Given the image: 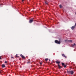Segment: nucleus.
<instances>
[{
	"label": "nucleus",
	"instance_id": "f257e3e1",
	"mask_svg": "<svg viewBox=\"0 0 76 76\" xmlns=\"http://www.w3.org/2000/svg\"><path fill=\"white\" fill-rule=\"evenodd\" d=\"M67 72L69 74L71 75H73V73H74V72L73 71H68Z\"/></svg>",
	"mask_w": 76,
	"mask_h": 76
},
{
	"label": "nucleus",
	"instance_id": "f03ea898",
	"mask_svg": "<svg viewBox=\"0 0 76 76\" xmlns=\"http://www.w3.org/2000/svg\"><path fill=\"white\" fill-rule=\"evenodd\" d=\"M55 43L56 44H60L61 42H60V41H58L57 40H56L55 41Z\"/></svg>",
	"mask_w": 76,
	"mask_h": 76
},
{
	"label": "nucleus",
	"instance_id": "7ed1b4c3",
	"mask_svg": "<svg viewBox=\"0 0 76 76\" xmlns=\"http://www.w3.org/2000/svg\"><path fill=\"white\" fill-rule=\"evenodd\" d=\"M34 21V20L32 19H31V20H29V22L30 23H31Z\"/></svg>",
	"mask_w": 76,
	"mask_h": 76
},
{
	"label": "nucleus",
	"instance_id": "20e7f679",
	"mask_svg": "<svg viewBox=\"0 0 76 76\" xmlns=\"http://www.w3.org/2000/svg\"><path fill=\"white\" fill-rule=\"evenodd\" d=\"M75 46L76 47V45L75 43H74L73 45H71V47H74Z\"/></svg>",
	"mask_w": 76,
	"mask_h": 76
},
{
	"label": "nucleus",
	"instance_id": "39448f33",
	"mask_svg": "<svg viewBox=\"0 0 76 76\" xmlns=\"http://www.w3.org/2000/svg\"><path fill=\"white\" fill-rule=\"evenodd\" d=\"M75 28V26H72V27H71V28L72 30H73L74 28Z\"/></svg>",
	"mask_w": 76,
	"mask_h": 76
},
{
	"label": "nucleus",
	"instance_id": "423d86ee",
	"mask_svg": "<svg viewBox=\"0 0 76 76\" xmlns=\"http://www.w3.org/2000/svg\"><path fill=\"white\" fill-rule=\"evenodd\" d=\"M20 56L21 57L23 58H25V56H23V55L21 54V55H20Z\"/></svg>",
	"mask_w": 76,
	"mask_h": 76
},
{
	"label": "nucleus",
	"instance_id": "0eeeda50",
	"mask_svg": "<svg viewBox=\"0 0 76 76\" xmlns=\"http://www.w3.org/2000/svg\"><path fill=\"white\" fill-rule=\"evenodd\" d=\"M62 56H63V57H64L65 58H67V57L65 55H64V54H62Z\"/></svg>",
	"mask_w": 76,
	"mask_h": 76
},
{
	"label": "nucleus",
	"instance_id": "6e6552de",
	"mask_svg": "<svg viewBox=\"0 0 76 76\" xmlns=\"http://www.w3.org/2000/svg\"><path fill=\"white\" fill-rule=\"evenodd\" d=\"M58 68H59V69H61V67L60 66V64H58Z\"/></svg>",
	"mask_w": 76,
	"mask_h": 76
},
{
	"label": "nucleus",
	"instance_id": "1a4fd4ad",
	"mask_svg": "<svg viewBox=\"0 0 76 76\" xmlns=\"http://www.w3.org/2000/svg\"><path fill=\"white\" fill-rule=\"evenodd\" d=\"M65 41L66 42H69V40L67 39L65 40Z\"/></svg>",
	"mask_w": 76,
	"mask_h": 76
},
{
	"label": "nucleus",
	"instance_id": "9d476101",
	"mask_svg": "<svg viewBox=\"0 0 76 76\" xmlns=\"http://www.w3.org/2000/svg\"><path fill=\"white\" fill-rule=\"evenodd\" d=\"M2 66V67L3 68H4L5 67H6V66H5V65H4V64H3Z\"/></svg>",
	"mask_w": 76,
	"mask_h": 76
},
{
	"label": "nucleus",
	"instance_id": "9b49d317",
	"mask_svg": "<svg viewBox=\"0 0 76 76\" xmlns=\"http://www.w3.org/2000/svg\"><path fill=\"white\" fill-rule=\"evenodd\" d=\"M56 63H57V64H60V62L58 61H56Z\"/></svg>",
	"mask_w": 76,
	"mask_h": 76
},
{
	"label": "nucleus",
	"instance_id": "f8f14e48",
	"mask_svg": "<svg viewBox=\"0 0 76 76\" xmlns=\"http://www.w3.org/2000/svg\"><path fill=\"white\" fill-rule=\"evenodd\" d=\"M48 58H45V61H48Z\"/></svg>",
	"mask_w": 76,
	"mask_h": 76
},
{
	"label": "nucleus",
	"instance_id": "ddd939ff",
	"mask_svg": "<svg viewBox=\"0 0 76 76\" xmlns=\"http://www.w3.org/2000/svg\"><path fill=\"white\" fill-rule=\"evenodd\" d=\"M59 7L60 8H61V7H62V6H61V5H59Z\"/></svg>",
	"mask_w": 76,
	"mask_h": 76
},
{
	"label": "nucleus",
	"instance_id": "4468645a",
	"mask_svg": "<svg viewBox=\"0 0 76 76\" xmlns=\"http://www.w3.org/2000/svg\"><path fill=\"white\" fill-rule=\"evenodd\" d=\"M61 64L62 66H64V63H62Z\"/></svg>",
	"mask_w": 76,
	"mask_h": 76
},
{
	"label": "nucleus",
	"instance_id": "2eb2a0df",
	"mask_svg": "<svg viewBox=\"0 0 76 76\" xmlns=\"http://www.w3.org/2000/svg\"><path fill=\"white\" fill-rule=\"evenodd\" d=\"M72 40H69V42H72Z\"/></svg>",
	"mask_w": 76,
	"mask_h": 76
},
{
	"label": "nucleus",
	"instance_id": "dca6fc26",
	"mask_svg": "<svg viewBox=\"0 0 76 76\" xmlns=\"http://www.w3.org/2000/svg\"><path fill=\"white\" fill-rule=\"evenodd\" d=\"M45 3L46 4H48V2H45Z\"/></svg>",
	"mask_w": 76,
	"mask_h": 76
},
{
	"label": "nucleus",
	"instance_id": "f3484780",
	"mask_svg": "<svg viewBox=\"0 0 76 76\" xmlns=\"http://www.w3.org/2000/svg\"><path fill=\"white\" fill-rule=\"evenodd\" d=\"M64 67L65 68V67H66V66H66V65H64Z\"/></svg>",
	"mask_w": 76,
	"mask_h": 76
},
{
	"label": "nucleus",
	"instance_id": "a211bd4d",
	"mask_svg": "<svg viewBox=\"0 0 76 76\" xmlns=\"http://www.w3.org/2000/svg\"><path fill=\"white\" fill-rule=\"evenodd\" d=\"M5 63H6V64L7 63V61H5Z\"/></svg>",
	"mask_w": 76,
	"mask_h": 76
},
{
	"label": "nucleus",
	"instance_id": "6ab92c4d",
	"mask_svg": "<svg viewBox=\"0 0 76 76\" xmlns=\"http://www.w3.org/2000/svg\"><path fill=\"white\" fill-rule=\"evenodd\" d=\"M16 57H18V54L16 55Z\"/></svg>",
	"mask_w": 76,
	"mask_h": 76
},
{
	"label": "nucleus",
	"instance_id": "aec40b11",
	"mask_svg": "<svg viewBox=\"0 0 76 76\" xmlns=\"http://www.w3.org/2000/svg\"><path fill=\"white\" fill-rule=\"evenodd\" d=\"M0 60H1V56H0Z\"/></svg>",
	"mask_w": 76,
	"mask_h": 76
},
{
	"label": "nucleus",
	"instance_id": "412c9836",
	"mask_svg": "<svg viewBox=\"0 0 76 76\" xmlns=\"http://www.w3.org/2000/svg\"><path fill=\"white\" fill-rule=\"evenodd\" d=\"M11 58H13V57H11Z\"/></svg>",
	"mask_w": 76,
	"mask_h": 76
},
{
	"label": "nucleus",
	"instance_id": "4be33fe9",
	"mask_svg": "<svg viewBox=\"0 0 76 76\" xmlns=\"http://www.w3.org/2000/svg\"><path fill=\"white\" fill-rule=\"evenodd\" d=\"M75 26H76V23H75Z\"/></svg>",
	"mask_w": 76,
	"mask_h": 76
},
{
	"label": "nucleus",
	"instance_id": "5701e85b",
	"mask_svg": "<svg viewBox=\"0 0 76 76\" xmlns=\"http://www.w3.org/2000/svg\"><path fill=\"white\" fill-rule=\"evenodd\" d=\"M40 64H42V62H41L40 63Z\"/></svg>",
	"mask_w": 76,
	"mask_h": 76
},
{
	"label": "nucleus",
	"instance_id": "b1692460",
	"mask_svg": "<svg viewBox=\"0 0 76 76\" xmlns=\"http://www.w3.org/2000/svg\"><path fill=\"white\" fill-rule=\"evenodd\" d=\"M22 2L24 1V0H22Z\"/></svg>",
	"mask_w": 76,
	"mask_h": 76
},
{
	"label": "nucleus",
	"instance_id": "393cba45",
	"mask_svg": "<svg viewBox=\"0 0 76 76\" xmlns=\"http://www.w3.org/2000/svg\"><path fill=\"white\" fill-rule=\"evenodd\" d=\"M0 73H1V71H0Z\"/></svg>",
	"mask_w": 76,
	"mask_h": 76
},
{
	"label": "nucleus",
	"instance_id": "a878e982",
	"mask_svg": "<svg viewBox=\"0 0 76 76\" xmlns=\"http://www.w3.org/2000/svg\"><path fill=\"white\" fill-rule=\"evenodd\" d=\"M20 60H21L20 59Z\"/></svg>",
	"mask_w": 76,
	"mask_h": 76
},
{
	"label": "nucleus",
	"instance_id": "bb28decb",
	"mask_svg": "<svg viewBox=\"0 0 76 76\" xmlns=\"http://www.w3.org/2000/svg\"><path fill=\"white\" fill-rule=\"evenodd\" d=\"M49 61H50V60L49 59Z\"/></svg>",
	"mask_w": 76,
	"mask_h": 76
}]
</instances>
